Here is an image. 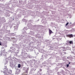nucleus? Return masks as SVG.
I'll use <instances>...</instances> for the list:
<instances>
[{"label":"nucleus","mask_w":75,"mask_h":75,"mask_svg":"<svg viewBox=\"0 0 75 75\" xmlns=\"http://www.w3.org/2000/svg\"><path fill=\"white\" fill-rule=\"evenodd\" d=\"M68 24H69V23L67 22L65 25L66 26H67Z\"/></svg>","instance_id":"39448f33"},{"label":"nucleus","mask_w":75,"mask_h":75,"mask_svg":"<svg viewBox=\"0 0 75 75\" xmlns=\"http://www.w3.org/2000/svg\"><path fill=\"white\" fill-rule=\"evenodd\" d=\"M49 34L50 35L51 34V33H53V32H52V30H51L50 29L49 30Z\"/></svg>","instance_id":"f03ea898"},{"label":"nucleus","mask_w":75,"mask_h":75,"mask_svg":"<svg viewBox=\"0 0 75 75\" xmlns=\"http://www.w3.org/2000/svg\"><path fill=\"white\" fill-rule=\"evenodd\" d=\"M67 36V37H69V38H72V37H73V35L72 34L70 35H68Z\"/></svg>","instance_id":"f257e3e1"},{"label":"nucleus","mask_w":75,"mask_h":75,"mask_svg":"<svg viewBox=\"0 0 75 75\" xmlns=\"http://www.w3.org/2000/svg\"><path fill=\"white\" fill-rule=\"evenodd\" d=\"M0 45H1V42H0Z\"/></svg>","instance_id":"1a4fd4ad"},{"label":"nucleus","mask_w":75,"mask_h":75,"mask_svg":"<svg viewBox=\"0 0 75 75\" xmlns=\"http://www.w3.org/2000/svg\"><path fill=\"white\" fill-rule=\"evenodd\" d=\"M70 62H69V64H70Z\"/></svg>","instance_id":"9d476101"},{"label":"nucleus","mask_w":75,"mask_h":75,"mask_svg":"<svg viewBox=\"0 0 75 75\" xmlns=\"http://www.w3.org/2000/svg\"><path fill=\"white\" fill-rule=\"evenodd\" d=\"M67 67H69V64H67Z\"/></svg>","instance_id":"423d86ee"},{"label":"nucleus","mask_w":75,"mask_h":75,"mask_svg":"<svg viewBox=\"0 0 75 75\" xmlns=\"http://www.w3.org/2000/svg\"><path fill=\"white\" fill-rule=\"evenodd\" d=\"M68 43H69L70 44H73V42L72 41H68Z\"/></svg>","instance_id":"7ed1b4c3"},{"label":"nucleus","mask_w":75,"mask_h":75,"mask_svg":"<svg viewBox=\"0 0 75 75\" xmlns=\"http://www.w3.org/2000/svg\"><path fill=\"white\" fill-rule=\"evenodd\" d=\"M4 51L3 53H5V50H3Z\"/></svg>","instance_id":"6e6552de"},{"label":"nucleus","mask_w":75,"mask_h":75,"mask_svg":"<svg viewBox=\"0 0 75 75\" xmlns=\"http://www.w3.org/2000/svg\"><path fill=\"white\" fill-rule=\"evenodd\" d=\"M40 71H42V69H40Z\"/></svg>","instance_id":"0eeeda50"},{"label":"nucleus","mask_w":75,"mask_h":75,"mask_svg":"<svg viewBox=\"0 0 75 75\" xmlns=\"http://www.w3.org/2000/svg\"><path fill=\"white\" fill-rule=\"evenodd\" d=\"M18 68H20L21 67V64H19L18 65Z\"/></svg>","instance_id":"20e7f679"}]
</instances>
